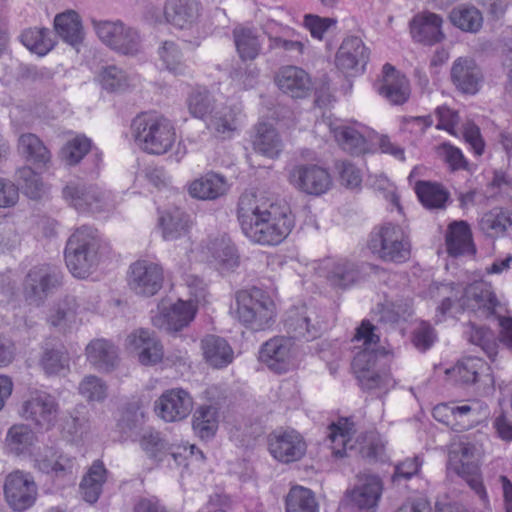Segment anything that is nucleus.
<instances>
[{
	"instance_id": "46",
	"label": "nucleus",
	"mask_w": 512,
	"mask_h": 512,
	"mask_svg": "<svg viewBox=\"0 0 512 512\" xmlns=\"http://www.w3.org/2000/svg\"><path fill=\"white\" fill-rule=\"evenodd\" d=\"M415 192L422 205L429 210H443L449 199V192L437 182L418 181Z\"/></svg>"
},
{
	"instance_id": "4",
	"label": "nucleus",
	"mask_w": 512,
	"mask_h": 512,
	"mask_svg": "<svg viewBox=\"0 0 512 512\" xmlns=\"http://www.w3.org/2000/svg\"><path fill=\"white\" fill-rule=\"evenodd\" d=\"M131 135L141 150L152 155L167 153L177 137L169 119L150 113H141L132 120Z\"/></svg>"
},
{
	"instance_id": "63",
	"label": "nucleus",
	"mask_w": 512,
	"mask_h": 512,
	"mask_svg": "<svg viewBox=\"0 0 512 512\" xmlns=\"http://www.w3.org/2000/svg\"><path fill=\"white\" fill-rule=\"evenodd\" d=\"M335 168L339 174L340 183L348 189H356L361 186V171L351 162L344 160L338 161Z\"/></svg>"
},
{
	"instance_id": "13",
	"label": "nucleus",
	"mask_w": 512,
	"mask_h": 512,
	"mask_svg": "<svg viewBox=\"0 0 512 512\" xmlns=\"http://www.w3.org/2000/svg\"><path fill=\"white\" fill-rule=\"evenodd\" d=\"M268 450L274 459L289 464L299 461L306 453L303 436L294 429H277L268 436Z\"/></svg>"
},
{
	"instance_id": "31",
	"label": "nucleus",
	"mask_w": 512,
	"mask_h": 512,
	"mask_svg": "<svg viewBox=\"0 0 512 512\" xmlns=\"http://www.w3.org/2000/svg\"><path fill=\"white\" fill-rule=\"evenodd\" d=\"M240 109L236 106L217 107L205 121L207 129L216 137L229 139L238 129Z\"/></svg>"
},
{
	"instance_id": "32",
	"label": "nucleus",
	"mask_w": 512,
	"mask_h": 512,
	"mask_svg": "<svg viewBox=\"0 0 512 512\" xmlns=\"http://www.w3.org/2000/svg\"><path fill=\"white\" fill-rule=\"evenodd\" d=\"M489 370V366L483 359L469 356L459 360L446 373L456 382L471 385L481 381L483 377H489Z\"/></svg>"
},
{
	"instance_id": "51",
	"label": "nucleus",
	"mask_w": 512,
	"mask_h": 512,
	"mask_svg": "<svg viewBox=\"0 0 512 512\" xmlns=\"http://www.w3.org/2000/svg\"><path fill=\"white\" fill-rule=\"evenodd\" d=\"M192 427L201 439L212 438L218 429V409L212 405L200 406L193 415Z\"/></svg>"
},
{
	"instance_id": "59",
	"label": "nucleus",
	"mask_w": 512,
	"mask_h": 512,
	"mask_svg": "<svg viewBox=\"0 0 512 512\" xmlns=\"http://www.w3.org/2000/svg\"><path fill=\"white\" fill-rule=\"evenodd\" d=\"M466 334L469 342L481 347L490 358L496 355V337L489 328L471 324Z\"/></svg>"
},
{
	"instance_id": "35",
	"label": "nucleus",
	"mask_w": 512,
	"mask_h": 512,
	"mask_svg": "<svg viewBox=\"0 0 512 512\" xmlns=\"http://www.w3.org/2000/svg\"><path fill=\"white\" fill-rule=\"evenodd\" d=\"M479 228L491 238L512 235V211L500 207L491 209L479 220Z\"/></svg>"
},
{
	"instance_id": "53",
	"label": "nucleus",
	"mask_w": 512,
	"mask_h": 512,
	"mask_svg": "<svg viewBox=\"0 0 512 512\" xmlns=\"http://www.w3.org/2000/svg\"><path fill=\"white\" fill-rule=\"evenodd\" d=\"M286 512H319L314 493L305 487H292L286 496Z\"/></svg>"
},
{
	"instance_id": "12",
	"label": "nucleus",
	"mask_w": 512,
	"mask_h": 512,
	"mask_svg": "<svg viewBox=\"0 0 512 512\" xmlns=\"http://www.w3.org/2000/svg\"><path fill=\"white\" fill-rule=\"evenodd\" d=\"M61 285V277L49 266H36L29 270L23 282L25 300L40 306L57 287Z\"/></svg>"
},
{
	"instance_id": "2",
	"label": "nucleus",
	"mask_w": 512,
	"mask_h": 512,
	"mask_svg": "<svg viewBox=\"0 0 512 512\" xmlns=\"http://www.w3.org/2000/svg\"><path fill=\"white\" fill-rule=\"evenodd\" d=\"M374 330L369 321H363L356 329L352 341H362V349L354 356L352 368L363 389H387L394 385V380L388 371L376 369L377 362L388 353L377 348L379 336Z\"/></svg>"
},
{
	"instance_id": "14",
	"label": "nucleus",
	"mask_w": 512,
	"mask_h": 512,
	"mask_svg": "<svg viewBox=\"0 0 512 512\" xmlns=\"http://www.w3.org/2000/svg\"><path fill=\"white\" fill-rule=\"evenodd\" d=\"M63 198L80 212H101L107 206L105 194L95 185L76 179L62 190Z\"/></svg>"
},
{
	"instance_id": "38",
	"label": "nucleus",
	"mask_w": 512,
	"mask_h": 512,
	"mask_svg": "<svg viewBox=\"0 0 512 512\" xmlns=\"http://www.w3.org/2000/svg\"><path fill=\"white\" fill-rule=\"evenodd\" d=\"M228 190L227 180L223 175L209 172L190 184L189 192L194 198L214 200L223 196Z\"/></svg>"
},
{
	"instance_id": "23",
	"label": "nucleus",
	"mask_w": 512,
	"mask_h": 512,
	"mask_svg": "<svg viewBox=\"0 0 512 512\" xmlns=\"http://www.w3.org/2000/svg\"><path fill=\"white\" fill-rule=\"evenodd\" d=\"M81 304L78 297L66 295L55 302L47 314V323L62 333L71 331L81 324Z\"/></svg>"
},
{
	"instance_id": "11",
	"label": "nucleus",
	"mask_w": 512,
	"mask_h": 512,
	"mask_svg": "<svg viewBox=\"0 0 512 512\" xmlns=\"http://www.w3.org/2000/svg\"><path fill=\"white\" fill-rule=\"evenodd\" d=\"M164 270L156 262L140 259L133 262L127 272V285L138 296L152 297L162 288Z\"/></svg>"
},
{
	"instance_id": "30",
	"label": "nucleus",
	"mask_w": 512,
	"mask_h": 512,
	"mask_svg": "<svg viewBox=\"0 0 512 512\" xmlns=\"http://www.w3.org/2000/svg\"><path fill=\"white\" fill-rule=\"evenodd\" d=\"M338 145L352 155H361L369 152L368 139L370 132L362 125H340L332 129Z\"/></svg>"
},
{
	"instance_id": "20",
	"label": "nucleus",
	"mask_w": 512,
	"mask_h": 512,
	"mask_svg": "<svg viewBox=\"0 0 512 512\" xmlns=\"http://www.w3.org/2000/svg\"><path fill=\"white\" fill-rule=\"evenodd\" d=\"M293 347L291 338L274 337L261 346L259 360L275 373H285L291 366Z\"/></svg>"
},
{
	"instance_id": "27",
	"label": "nucleus",
	"mask_w": 512,
	"mask_h": 512,
	"mask_svg": "<svg viewBox=\"0 0 512 512\" xmlns=\"http://www.w3.org/2000/svg\"><path fill=\"white\" fill-rule=\"evenodd\" d=\"M127 345L137 351L138 360L143 365H153L163 358V347L152 332L138 329L127 337Z\"/></svg>"
},
{
	"instance_id": "56",
	"label": "nucleus",
	"mask_w": 512,
	"mask_h": 512,
	"mask_svg": "<svg viewBox=\"0 0 512 512\" xmlns=\"http://www.w3.org/2000/svg\"><path fill=\"white\" fill-rule=\"evenodd\" d=\"M187 106L190 114L198 119L206 121L208 116L216 109L214 98L204 88L194 89L187 98Z\"/></svg>"
},
{
	"instance_id": "50",
	"label": "nucleus",
	"mask_w": 512,
	"mask_h": 512,
	"mask_svg": "<svg viewBox=\"0 0 512 512\" xmlns=\"http://www.w3.org/2000/svg\"><path fill=\"white\" fill-rule=\"evenodd\" d=\"M36 440L35 432L28 424H15L8 429L5 445L15 454L21 455L28 452Z\"/></svg>"
},
{
	"instance_id": "18",
	"label": "nucleus",
	"mask_w": 512,
	"mask_h": 512,
	"mask_svg": "<svg viewBox=\"0 0 512 512\" xmlns=\"http://www.w3.org/2000/svg\"><path fill=\"white\" fill-rule=\"evenodd\" d=\"M383 481L371 473H359L353 488L345 493L347 499L359 509H372L377 507L383 492Z\"/></svg>"
},
{
	"instance_id": "43",
	"label": "nucleus",
	"mask_w": 512,
	"mask_h": 512,
	"mask_svg": "<svg viewBox=\"0 0 512 512\" xmlns=\"http://www.w3.org/2000/svg\"><path fill=\"white\" fill-rule=\"evenodd\" d=\"M447 252L451 256H459L474 252L472 233L465 221L452 222L446 234Z\"/></svg>"
},
{
	"instance_id": "54",
	"label": "nucleus",
	"mask_w": 512,
	"mask_h": 512,
	"mask_svg": "<svg viewBox=\"0 0 512 512\" xmlns=\"http://www.w3.org/2000/svg\"><path fill=\"white\" fill-rule=\"evenodd\" d=\"M163 67L174 75H183L187 65L179 46L173 41H164L158 49Z\"/></svg>"
},
{
	"instance_id": "58",
	"label": "nucleus",
	"mask_w": 512,
	"mask_h": 512,
	"mask_svg": "<svg viewBox=\"0 0 512 512\" xmlns=\"http://www.w3.org/2000/svg\"><path fill=\"white\" fill-rule=\"evenodd\" d=\"M208 250L211 252L212 257L223 267L230 269L238 265L236 249L230 240L224 236L211 240Z\"/></svg>"
},
{
	"instance_id": "57",
	"label": "nucleus",
	"mask_w": 512,
	"mask_h": 512,
	"mask_svg": "<svg viewBox=\"0 0 512 512\" xmlns=\"http://www.w3.org/2000/svg\"><path fill=\"white\" fill-rule=\"evenodd\" d=\"M140 446L145 453L151 458L160 457L163 454L171 453L173 446L154 429L143 431L139 439Z\"/></svg>"
},
{
	"instance_id": "49",
	"label": "nucleus",
	"mask_w": 512,
	"mask_h": 512,
	"mask_svg": "<svg viewBox=\"0 0 512 512\" xmlns=\"http://www.w3.org/2000/svg\"><path fill=\"white\" fill-rule=\"evenodd\" d=\"M448 18L453 26L463 32L477 33L483 25L482 13L474 6H456L450 11Z\"/></svg>"
},
{
	"instance_id": "37",
	"label": "nucleus",
	"mask_w": 512,
	"mask_h": 512,
	"mask_svg": "<svg viewBox=\"0 0 512 512\" xmlns=\"http://www.w3.org/2000/svg\"><path fill=\"white\" fill-rule=\"evenodd\" d=\"M34 466L43 473H55L57 476L73 473L75 458L69 457L51 447L37 454Z\"/></svg>"
},
{
	"instance_id": "44",
	"label": "nucleus",
	"mask_w": 512,
	"mask_h": 512,
	"mask_svg": "<svg viewBox=\"0 0 512 512\" xmlns=\"http://www.w3.org/2000/svg\"><path fill=\"white\" fill-rule=\"evenodd\" d=\"M54 28L56 33L67 43L76 46L83 40V27L80 16L73 10L55 16Z\"/></svg>"
},
{
	"instance_id": "36",
	"label": "nucleus",
	"mask_w": 512,
	"mask_h": 512,
	"mask_svg": "<svg viewBox=\"0 0 512 512\" xmlns=\"http://www.w3.org/2000/svg\"><path fill=\"white\" fill-rule=\"evenodd\" d=\"M201 348L204 359L213 368L226 367L233 361V349L225 339L219 336H206L201 341Z\"/></svg>"
},
{
	"instance_id": "8",
	"label": "nucleus",
	"mask_w": 512,
	"mask_h": 512,
	"mask_svg": "<svg viewBox=\"0 0 512 512\" xmlns=\"http://www.w3.org/2000/svg\"><path fill=\"white\" fill-rule=\"evenodd\" d=\"M475 453L476 447L469 442L454 443L449 450L447 468L463 478L486 505L489 502L488 495Z\"/></svg>"
},
{
	"instance_id": "24",
	"label": "nucleus",
	"mask_w": 512,
	"mask_h": 512,
	"mask_svg": "<svg viewBox=\"0 0 512 512\" xmlns=\"http://www.w3.org/2000/svg\"><path fill=\"white\" fill-rule=\"evenodd\" d=\"M442 25V16L423 11L417 13L410 21V33L415 41L424 45H434L445 39Z\"/></svg>"
},
{
	"instance_id": "47",
	"label": "nucleus",
	"mask_w": 512,
	"mask_h": 512,
	"mask_svg": "<svg viewBox=\"0 0 512 512\" xmlns=\"http://www.w3.org/2000/svg\"><path fill=\"white\" fill-rule=\"evenodd\" d=\"M106 469L99 460L94 461L80 483V491L83 499L93 504L102 492V486L106 480Z\"/></svg>"
},
{
	"instance_id": "21",
	"label": "nucleus",
	"mask_w": 512,
	"mask_h": 512,
	"mask_svg": "<svg viewBox=\"0 0 512 512\" xmlns=\"http://www.w3.org/2000/svg\"><path fill=\"white\" fill-rule=\"evenodd\" d=\"M196 306L191 300H178L169 309L158 307V312L152 316V323L160 330L176 333L188 326L194 319Z\"/></svg>"
},
{
	"instance_id": "34",
	"label": "nucleus",
	"mask_w": 512,
	"mask_h": 512,
	"mask_svg": "<svg viewBox=\"0 0 512 512\" xmlns=\"http://www.w3.org/2000/svg\"><path fill=\"white\" fill-rule=\"evenodd\" d=\"M39 364L47 375L69 370L70 357L66 347L59 341H46L42 346Z\"/></svg>"
},
{
	"instance_id": "28",
	"label": "nucleus",
	"mask_w": 512,
	"mask_h": 512,
	"mask_svg": "<svg viewBox=\"0 0 512 512\" xmlns=\"http://www.w3.org/2000/svg\"><path fill=\"white\" fill-rule=\"evenodd\" d=\"M277 87L292 98H304L311 90V79L302 68L285 66L275 75Z\"/></svg>"
},
{
	"instance_id": "15",
	"label": "nucleus",
	"mask_w": 512,
	"mask_h": 512,
	"mask_svg": "<svg viewBox=\"0 0 512 512\" xmlns=\"http://www.w3.org/2000/svg\"><path fill=\"white\" fill-rule=\"evenodd\" d=\"M289 182L299 191L315 196L326 193L332 185L329 172L315 164L293 167L289 173Z\"/></svg>"
},
{
	"instance_id": "41",
	"label": "nucleus",
	"mask_w": 512,
	"mask_h": 512,
	"mask_svg": "<svg viewBox=\"0 0 512 512\" xmlns=\"http://www.w3.org/2000/svg\"><path fill=\"white\" fill-rule=\"evenodd\" d=\"M321 270H325L328 282L338 288H347L359 278L357 266L348 260L326 261Z\"/></svg>"
},
{
	"instance_id": "55",
	"label": "nucleus",
	"mask_w": 512,
	"mask_h": 512,
	"mask_svg": "<svg viewBox=\"0 0 512 512\" xmlns=\"http://www.w3.org/2000/svg\"><path fill=\"white\" fill-rule=\"evenodd\" d=\"M16 182L18 191L21 190L30 199H39L45 192L40 175L29 166L16 171Z\"/></svg>"
},
{
	"instance_id": "25",
	"label": "nucleus",
	"mask_w": 512,
	"mask_h": 512,
	"mask_svg": "<svg viewBox=\"0 0 512 512\" xmlns=\"http://www.w3.org/2000/svg\"><path fill=\"white\" fill-rule=\"evenodd\" d=\"M450 76L456 89L464 94H476L483 81L481 69L469 57L457 58L452 64Z\"/></svg>"
},
{
	"instance_id": "22",
	"label": "nucleus",
	"mask_w": 512,
	"mask_h": 512,
	"mask_svg": "<svg viewBox=\"0 0 512 512\" xmlns=\"http://www.w3.org/2000/svg\"><path fill=\"white\" fill-rule=\"evenodd\" d=\"M461 310H483L487 314H498L501 304L492 290L491 284L478 281L468 285L458 299Z\"/></svg>"
},
{
	"instance_id": "42",
	"label": "nucleus",
	"mask_w": 512,
	"mask_h": 512,
	"mask_svg": "<svg viewBox=\"0 0 512 512\" xmlns=\"http://www.w3.org/2000/svg\"><path fill=\"white\" fill-rule=\"evenodd\" d=\"M17 149L27 161L37 166H46L51 160V153L43 141L33 133H23L18 138Z\"/></svg>"
},
{
	"instance_id": "7",
	"label": "nucleus",
	"mask_w": 512,
	"mask_h": 512,
	"mask_svg": "<svg viewBox=\"0 0 512 512\" xmlns=\"http://www.w3.org/2000/svg\"><path fill=\"white\" fill-rule=\"evenodd\" d=\"M99 40L115 53L136 57L143 53V36L140 30L121 20H92Z\"/></svg>"
},
{
	"instance_id": "48",
	"label": "nucleus",
	"mask_w": 512,
	"mask_h": 512,
	"mask_svg": "<svg viewBox=\"0 0 512 512\" xmlns=\"http://www.w3.org/2000/svg\"><path fill=\"white\" fill-rule=\"evenodd\" d=\"M159 224L163 238L168 241L186 235L191 227L189 216L179 209L164 212L159 218Z\"/></svg>"
},
{
	"instance_id": "10",
	"label": "nucleus",
	"mask_w": 512,
	"mask_h": 512,
	"mask_svg": "<svg viewBox=\"0 0 512 512\" xmlns=\"http://www.w3.org/2000/svg\"><path fill=\"white\" fill-rule=\"evenodd\" d=\"M203 5L200 0H166L164 17L175 29L187 33L191 38L186 41L199 44L203 38L200 31V21Z\"/></svg>"
},
{
	"instance_id": "52",
	"label": "nucleus",
	"mask_w": 512,
	"mask_h": 512,
	"mask_svg": "<svg viewBox=\"0 0 512 512\" xmlns=\"http://www.w3.org/2000/svg\"><path fill=\"white\" fill-rule=\"evenodd\" d=\"M234 43L242 60H254L260 53L261 42L250 28L237 27L233 30Z\"/></svg>"
},
{
	"instance_id": "61",
	"label": "nucleus",
	"mask_w": 512,
	"mask_h": 512,
	"mask_svg": "<svg viewBox=\"0 0 512 512\" xmlns=\"http://www.w3.org/2000/svg\"><path fill=\"white\" fill-rule=\"evenodd\" d=\"M91 141L85 136H77L62 148V157L69 165H75L88 153Z\"/></svg>"
},
{
	"instance_id": "39",
	"label": "nucleus",
	"mask_w": 512,
	"mask_h": 512,
	"mask_svg": "<svg viewBox=\"0 0 512 512\" xmlns=\"http://www.w3.org/2000/svg\"><path fill=\"white\" fill-rule=\"evenodd\" d=\"M253 149L268 158H277L283 148L282 140L276 129L267 123H259L252 136Z\"/></svg>"
},
{
	"instance_id": "40",
	"label": "nucleus",
	"mask_w": 512,
	"mask_h": 512,
	"mask_svg": "<svg viewBox=\"0 0 512 512\" xmlns=\"http://www.w3.org/2000/svg\"><path fill=\"white\" fill-rule=\"evenodd\" d=\"M327 439L331 443L332 455L335 458L346 456L347 450H352L351 444L355 433L354 423L347 418H341L328 426Z\"/></svg>"
},
{
	"instance_id": "5",
	"label": "nucleus",
	"mask_w": 512,
	"mask_h": 512,
	"mask_svg": "<svg viewBox=\"0 0 512 512\" xmlns=\"http://www.w3.org/2000/svg\"><path fill=\"white\" fill-rule=\"evenodd\" d=\"M236 305L238 320L251 330L262 331L274 323L275 303L269 294L260 288L238 291Z\"/></svg>"
},
{
	"instance_id": "9",
	"label": "nucleus",
	"mask_w": 512,
	"mask_h": 512,
	"mask_svg": "<svg viewBox=\"0 0 512 512\" xmlns=\"http://www.w3.org/2000/svg\"><path fill=\"white\" fill-rule=\"evenodd\" d=\"M19 415L37 431L49 432L58 423L60 405L52 394L37 390L22 402Z\"/></svg>"
},
{
	"instance_id": "19",
	"label": "nucleus",
	"mask_w": 512,
	"mask_h": 512,
	"mask_svg": "<svg viewBox=\"0 0 512 512\" xmlns=\"http://www.w3.org/2000/svg\"><path fill=\"white\" fill-rule=\"evenodd\" d=\"M284 327L290 338L313 340L320 335L321 325L314 309L305 305L291 308L284 320Z\"/></svg>"
},
{
	"instance_id": "45",
	"label": "nucleus",
	"mask_w": 512,
	"mask_h": 512,
	"mask_svg": "<svg viewBox=\"0 0 512 512\" xmlns=\"http://www.w3.org/2000/svg\"><path fill=\"white\" fill-rule=\"evenodd\" d=\"M19 38L29 51L39 56L48 54L56 44L53 32L45 27L25 29Z\"/></svg>"
},
{
	"instance_id": "62",
	"label": "nucleus",
	"mask_w": 512,
	"mask_h": 512,
	"mask_svg": "<svg viewBox=\"0 0 512 512\" xmlns=\"http://www.w3.org/2000/svg\"><path fill=\"white\" fill-rule=\"evenodd\" d=\"M437 157L448 165L450 170L457 171L466 169L468 162L462 151L450 143H442L435 148Z\"/></svg>"
},
{
	"instance_id": "6",
	"label": "nucleus",
	"mask_w": 512,
	"mask_h": 512,
	"mask_svg": "<svg viewBox=\"0 0 512 512\" xmlns=\"http://www.w3.org/2000/svg\"><path fill=\"white\" fill-rule=\"evenodd\" d=\"M368 248L384 262L401 264L410 259L411 242L408 233L400 226L385 223L375 227L369 235Z\"/></svg>"
},
{
	"instance_id": "33",
	"label": "nucleus",
	"mask_w": 512,
	"mask_h": 512,
	"mask_svg": "<svg viewBox=\"0 0 512 512\" xmlns=\"http://www.w3.org/2000/svg\"><path fill=\"white\" fill-rule=\"evenodd\" d=\"M86 356L90 364L100 371H111L119 362L117 347L105 339H94L86 346Z\"/></svg>"
},
{
	"instance_id": "60",
	"label": "nucleus",
	"mask_w": 512,
	"mask_h": 512,
	"mask_svg": "<svg viewBox=\"0 0 512 512\" xmlns=\"http://www.w3.org/2000/svg\"><path fill=\"white\" fill-rule=\"evenodd\" d=\"M78 391L87 401L102 402L107 397V386L100 378L88 375L79 383Z\"/></svg>"
},
{
	"instance_id": "64",
	"label": "nucleus",
	"mask_w": 512,
	"mask_h": 512,
	"mask_svg": "<svg viewBox=\"0 0 512 512\" xmlns=\"http://www.w3.org/2000/svg\"><path fill=\"white\" fill-rule=\"evenodd\" d=\"M100 83L104 89L114 92L126 86L127 78L124 71L120 68L108 66L100 73Z\"/></svg>"
},
{
	"instance_id": "1",
	"label": "nucleus",
	"mask_w": 512,
	"mask_h": 512,
	"mask_svg": "<svg viewBox=\"0 0 512 512\" xmlns=\"http://www.w3.org/2000/svg\"><path fill=\"white\" fill-rule=\"evenodd\" d=\"M237 214L245 236L260 245L280 244L294 226V218L287 205L258 199L252 192L240 196Z\"/></svg>"
},
{
	"instance_id": "3",
	"label": "nucleus",
	"mask_w": 512,
	"mask_h": 512,
	"mask_svg": "<svg viewBox=\"0 0 512 512\" xmlns=\"http://www.w3.org/2000/svg\"><path fill=\"white\" fill-rule=\"evenodd\" d=\"M103 243L97 229L83 225L69 237L65 247V261L72 275L87 278L97 268Z\"/></svg>"
},
{
	"instance_id": "17",
	"label": "nucleus",
	"mask_w": 512,
	"mask_h": 512,
	"mask_svg": "<svg viewBox=\"0 0 512 512\" xmlns=\"http://www.w3.org/2000/svg\"><path fill=\"white\" fill-rule=\"evenodd\" d=\"M192 409V397L181 388L166 390L154 404L157 416L165 422L181 421L188 417Z\"/></svg>"
},
{
	"instance_id": "16",
	"label": "nucleus",
	"mask_w": 512,
	"mask_h": 512,
	"mask_svg": "<svg viewBox=\"0 0 512 512\" xmlns=\"http://www.w3.org/2000/svg\"><path fill=\"white\" fill-rule=\"evenodd\" d=\"M4 494L9 506L15 511L22 512L34 504L37 486L29 474L16 471L6 477Z\"/></svg>"
},
{
	"instance_id": "29",
	"label": "nucleus",
	"mask_w": 512,
	"mask_h": 512,
	"mask_svg": "<svg viewBox=\"0 0 512 512\" xmlns=\"http://www.w3.org/2000/svg\"><path fill=\"white\" fill-rule=\"evenodd\" d=\"M377 91L391 104L400 105L408 100L410 86L407 78L387 63L383 66V79Z\"/></svg>"
},
{
	"instance_id": "26",
	"label": "nucleus",
	"mask_w": 512,
	"mask_h": 512,
	"mask_svg": "<svg viewBox=\"0 0 512 512\" xmlns=\"http://www.w3.org/2000/svg\"><path fill=\"white\" fill-rule=\"evenodd\" d=\"M369 58L368 49L363 41L356 36L347 37L341 44L336 65L345 73L362 71Z\"/></svg>"
}]
</instances>
